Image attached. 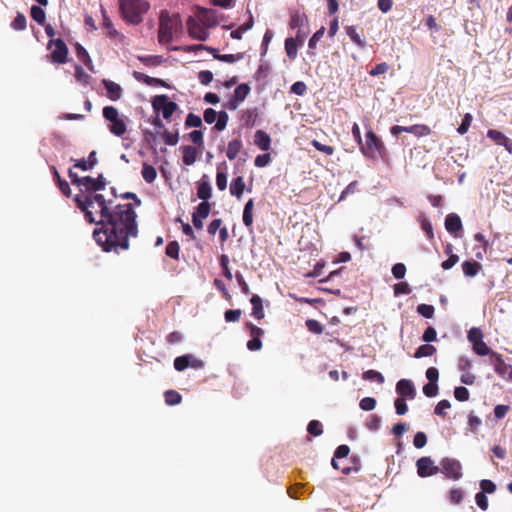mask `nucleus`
I'll return each instance as SVG.
<instances>
[{
    "mask_svg": "<svg viewBox=\"0 0 512 512\" xmlns=\"http://www.w3.org/2000/svg\"><path fill=\"white\" fill-rule=\"evenodd\" d=\"M74 201L89 223L100 225L93 237L103 251L119 253L129 249V240L139 233L134 205L124 203L111 207V201L102 194L76 195Z\"/></svg>",
    "mask_w": 512,
    "mask_h": 512,
    "instance_id": "1",
    "label": "nucleus"
},
{
    "mask_svg": "<svg viewBox=\"0 0 512 512\" xmlns=\"http://www.w3.org/2000/svg\"><path fill=\"white\" fill-rule=\"evenodd\" d=\"M119 9L127 23L137 25L143 21V15L150 9V4L146 0H119Z\"/></svg>",
    "mask_w": 512,
    "mask_h": 512,
    "instance_id": "2",
    "label": "nucleus"
},
{
    "mask_svg": "<svg viewBox=\"0 0 512 512\" xmlns=\"http://www.w3.org/2000/svg\"><path fill=\"white\" fill-rule=\"evenodd\" d=\"M181 23L179 15L170 16L168 11H162L159 17L158 41L167 44L173 40L174 29Z\"/></svg>",
    "mask_w": 512,
    "mask_h": 512,
    "instance_id": "3",
    "label": "nucleus"
},
{
    "mask_svg": "<svg viewBox=\"0 0 512 512\" xmlns=\"http://www.w3.org/2000/svg\"><path fill=\"white\" fill-rule=\"evenodd\" d=\"M103 117L110 122L109 131L113 135L122 137L127 132L128 118L126 116L120 117L117 108L114 106H105L103 108Z\"/></svg>",
    "mask_w": 512,
    "mask_h": 512,
    "instance_id": "4",
    "label": "nucleus"
},
{
    "mask_svg": "<svg viewBox=\"0 0 512 512\" xmlns=\"http://www.w3.org/2000/svg\"><path fill=\"white\" fill-rule=\"evenodd\" d=\"M360 149L365 157L371 159L382 157L386 152L384 143L372 130L366 132L365 144H361Z\"/></svg>",
    "mask_w": 512,
    "mask_h": 512,
    "instance_id": "5",
    "label": "nucleus"
},
{
    "mask_svg": "<svg viewBox=\"0 0 512 512\" xmlns=\"http://www.w3.org/2000/svg\"><path fill=\"white\" fill-rule=\"evenodd\" d=\"M306 22V17L302 15H296L290 18V28H294L300 26L298 34L296 38L290 37V58H294L297 53V43L300 45L303 44L306 35L309 30L308 27L304 24Z\"/></svg>",
    "mask_w": 512,
    "mask_h": 512,
    "instance_id": "6",
    "label": "nucleus"
},
{
    "mask_svg": "<svg viewBox=\"0 0 512 512\" xmlns=\"http://www.w3.org/2000/svg\"><path fill=\"white\" fill-rule=\"evenodd\" d=\"M153 109L161 112L166 120H169L177 109V104L170 101L166 95H157L152 100Z\"/></svg>",
    "mask_w": 512,
    "mask_h": 512,
    "instance_id": "7",
    "label": "nucleus"
},
{
    "mask_svg": "<svg viewBox=\"0 0 512 512\" xmlns=\"http://www.w3.org/2000/svg\"><path fill=\"white\" fill-rule=\"evenodd\" d=\"M440 464V471H442L447 478L456 481L462 477V466L458 460L446 457L441 460Z\"/></svg>",
    "mask_w": 512,
    "mask_h": 512,
    "instance_id": "8",
    "label": "nucleus"
},
{
    "mask_svg": "<svg viewBox=\"0 0 512 512\" xmlns=\"http://www.w3.org/2000/svg\"><path fill=\"white\" fill-rule=\"evenodd\" d=\"M52 45H54L55 48L50 54L51 61L57 64L66 63L68 56V47L65 44V42L60 38L51 39L48 43V48H50Z\"/></svg>",
    "mask_w": 512,
    "mask_h": 512,
    "instance_id": "9",
    "label": "nucleus"
},
{
    "mask_svg": "<svg viewBox=\"0 0 512 512\" xmlns=\"http://www.w3.org/2000/svg\"><path fill=\"white\" fill-rule=\"evenodd\" d=\"M188 34L192 39L206 41L209 38L207 28L199 20L190 16L186 22Z\"/></svg>",
    "mask_w": 512,
    "mask_h": 512,
    "instance_id": "10",
    "label": "nucleus"
},
{
    "mask_svg": "<svg viewBox=\"0 0 512 512\" xmlns=\"http://www.w3.org/2000/svg\"><path fill=\"white\" fill-rule=\"evenodd\" d=\"M417 473L420 477L425 478L436 475L440 472V467L434 464L431 457L424 456L416 461Z\"/></svg>",
    "mask_w": 512,
    "mask_h": 512,
    "instance_id": "11",
    "label": "nucleus"
},
{
    "mask_svg": "<svg viewBox=\"0 0 512 512\" xmlns=\"http://www.w3.org/2000/svg\"><path fill=\"white\" fill-rule=\"evenodd\" d=\"M396 393L400 399L413 400L416 397V388L411 380L401 379L396 384Z\"/></svg>",
    "mask_w": 512,
    "mask_h": 512,
    "instance_id": "12",
    "label": "nucleus"
},
{
    "mask_svg": "<svg viewBox=\"0 0 512 512\" xmlns=\"http://www.w3.org/2000/svg\"><path fill=\"white\" fill-rule=\"evenodd\" d=\"M487 137L494 141L497 145L505 147V149L512 154V141L506 137L502 132L494 129L487 131Z\"/></svg>",
    "mask_w": 512,
    "mask_h": 512,
    "instance_id": "13",
    "label": "nucleus"
},
{
    "mask_svg": "<svg viewBox=\"0 0 512 512\" xmlns=\"http://www.w3.org/2000/svg\"><path fill=\"white\" fill-rule=\"evenodd\" d=\"M102 84H103V86L105 87V89L107 91L106 96L110 100L117 101V100H119L122 97L123 89H122V87L118 83L113 82V81L108 80V79H103L102 80Z\"/></svg>",
    "mask_w": 512,
    "mask_h": 512,
    "instance_id": "14",
    "label": "nucleus"
},
{
    "mask_svg": "<svg viewBox=\"0 0 512 512\" xmlns=\"http://www.w3.org/2000/svg\"><path fill=\"white\" fill-rule=\"evenodd\" d=\"M134 78L142 83H145L148 86H161L165 88H169V85L160 78H154L151 76H148L142 72L134 71L133 73Z\"/></svg>",
    "mask_w": 512,
    "mask_h": 512,
    "instance_id": "15",
    "label": "nucleus"
},
{
    "mask_svg": "<svg viewBox=\"0 0 512 512\" xmlns=\"http://www.w3.org/2000/svg\"><path fill=\"white\" fill-rule=\"evenodd\" d=\"M199 21L208 29L211 27H215L218 24L217 18L215 16V12L211 9H200Z\"/></svg>",
    "mask_w": 512,
    "mask_h": 512,
    "instance_id": "16",
    "label": "nucleus"
},
{
    "mask_svg": "<svg viewBox=\"0 0 512 512\" xmlns=\"http://www.w3.org/2000/svg\"><path fill=\"white\" fill-rule=\"evenodd\" d=\"M445 228L449 233H457L462 229L460 217L455 213H450L445 218Z\"/></svg>",
    "mask_w": 512,
    "mask_h": 512,
    "instance_id": "17",
    "label": "nucleus"
},
{
    "mask_svg": "<svg viewBox=\"0 0 512 512\" xmlns=\"http://www.w3.org/2000/svg\"><path fill=\"white\" fill-rule=\"evenodd\" d=\"M254 144L259 149L267 151L270 149L271 145L270 136L263 130H257L254 135Z\"/></svg>",
    "mask_w": 512,
    "mask_h": 512,
    "instance_id": "18",
    "label": "nucleus"
},
{
    "mask_svg": "<svg viewBox=\"0 0 512 512\" xmlns=\"http://www.w3.org/2000/svg\"><path fill=\"white\" fill-rule=\"evenodd\" d=\"M206 178L207 176L204 175L197 186V196L203 201H207L212 196V188L209 181L205 180Z\"/></svg>",
    "mask_w": 512,
    "mask_h": 512,
    "instance_id": "19",
    "label": "nucleus"
},
{
    "mask_svg": "<svg viewBox=\"0 0 512 512\" xmlns=\"http://www.w3.org/2000/svg\"><path fill=\"white\" fill-rule=\"evenodd\" d=\"M182 152V161L185 165H193L197 160V149L190 145H185L180 148Z\"/></svg>",
    "mask_w": 512,
    "mask_h": 512,
    "instance_id": "20",
    "label": "nucleus"
},
{
    "mask_svg": "<svg viewBox=\"0 0 512 512\" xmlns=\"http://www.w3.org/2000/svg\"><path fill=\"white\" fill-rule=\"evenodd\" d=\"M76 182H80V187H84L87 192H92L91 195H95L96 192L101 190V184L97 183L96 179L91 176L82 177L81 180Z\"/></svg>",
    "mask_w": 512,
    "mask_h": 512,
    "instance_id": "21",
    "label": "nucleus"
},
{
    "mask_svg": "<svg viewBox=\"0 0 512 512\" xmlns=\"http://www.w3.org/2000/svg\"><path fill=\"white\" fill-rule=\"evenodd\" d=\"M250 302L252 304L251 315L258 320L262 319L264 317V310L261 297L258 295H252Z\"/></svg>",
    "mask_w": 512,
    "mask_h": 512,
    "instance_id": "22",
    "label": "nucleus"
},
{
    "mask_svg": "<svg viewBox=\"0 0 512 512\" xmlns=\"http://www.w3.org/2000/svg\"><path fill=\"white\" fill-rule=\"evenodd\" d=\"M482 269V265L477 261H464L462 263L463 273L468 277L476 276Z\"/></svg>",
    "mask_w": 512,
    "mask_h": 512,
    "instance_id": "23",
    "label": "nucleus"
},
{
    "mask_svg": "<svg viewBox=\"0 0 512 512\" xmlns=\"http://www.w3.org/2000/svg\"><path fill=\"white\" fill-rule=\"evenodd\" d=\"M245 189V182L242 176H238L231 181L230 193L237 198H240Z\"/></svg>",
    "mask_w": 512,
    "mask_h": 512,
    "instance_id": "24",
    "label": "nucleus"
},
{
    "mask_svg": "<svg viewBox=\"0 0 512 512\" xmlns=\"http://www.w3.org/2000/svg\"><path fill=\"white\" fill-rule=\"evenodd\" d=\"M75 53L77 58L90 70H92V60L87 50L79 43L75 44Z\"/></svg>",
    "mask_w": 512,
    "mask_h": 512,
    "instance_id": "25",
    "label": "nucleus"
},
{
    "mask_svg": "<svg viewBox=\"0 0 512 512\" xmlns=\"http://www.w3.org/2000/svg\"><path fill=\"white\" fill-rule=\"evenodd\" d=\"M253 209H254V200L249 199L243 210V223L246 227L250 228L253 224Z\"/></svg>",
    "mask_w": 512,
    "mask_h": 512,
    "instance_id": "26",
    "label": "nucleus"
},
{
    "mask_svg": "<svg viewBox=\"0 0 512 512\" xmlns=\"http://www.w3.org/2000/svg\"><path fill=\"white\" fill-rule=\"evenodd\" d=\"M241 139H234L228 143L226 155L229 160H234L242 149Z\"/></svg>",
    "mask_w": 512,
    "mask_h": 512,
    "instance_id": "27",
    "label": "nucleus"
},
{
    "mask_svg": "<svg viewBox=\"0 0 512 512\" xmlns=\"http://www.w3.org/2000/svg\"><path fill=\"white\" fill-rule=\"evenodd\" d=\"M52 171H53L54 179H55L59 189L61 190L62 194L65 195L66 197H70L71 189H70L69 183L66 180H63L61 178L59 172L57 171V169L55 167H52Z\"/></svg>",
    "mask_w": 512,
    "mask_h": 512,
    "instance_id": "28",
    "label": "nucleus"
},
{
    "mask_svg": "<svg viewBox=\"0 0 512 512\" xmlns=\"http://www.w3.org/2000/svg\"><path fill=\"white\" fill-rule=\"evenodd\" d=\"M406 133H411L416 137L427 136L431 133V129L427 125L417 124L412 126H406Z\"/></svg>",
    "mask_w": 512,
    "mask_h": 512,
    "instance_id": "29",
    "label": "nucleus"
},
{
    "mask_svg": "<svg viewBox=\"0 0 512 512\" xmlns=\"http://www.w3.org/2000/svg\"><path fill=\"white\" fill-rule=\"evenodd\" d=\"M141 174L147 183H153L157 177L156 169L147 162L143 163Z\"/></svg>",
    "mask_w": 512,
    "mask_h": 512,
    "instance_id": "30",
    "label": "nucleus"
},
{
    "mask_svg": "<svg viewBox=\"0 0 512 512\" xmlns=\"http://www.w3.org/2000/svg\"><path fill=\"white\" fill-rule=\"evenodd\" d=\"M346 33L359 48L363 49L366 46L365 40L359 35L354 26H347Z\"/></svg>",
    "mask_w": 512,
    "mask_h": 512,
    "instance_id": "31",
    "label": "nucleus"
},
{
    "mask_svg": "<svg viewBox=\"0 0 512 512\" xmlns=\"http://www.w3.org/2000/svg\"><path fill=\"white\" fill-rule=\"evenodd\" d=\"M165 403L169 406L178 405L182 401V396L175 390H168L164 393Z\"/></svg>",
    "mask_w": 512,
    "mask_h": 512,
    "instance_id": "32",
    "label": "nucleus"
},
{
    "mask_svg": "<svg viewBox=\"0 0 512 512\" xmlns=\"http://www.w3.org/2000/svg\"><path fill=\"white\" fill-rule=\"evenodd\" d=\"M191 358V354L176 357L174 360V368L179 372L184 371L189 367Z\"/></svg>",
    "mask_w": 512,
    "mask_h": 512,
    "instance_id": "33",
    "label": "nucleus"
},
{
    "mask_svg": "<svg viewBox=\"0 0 512 512\" xmlns=\"http://www.w3.org/2000/svg\"><path fill=\"white\" fill-rule=\"evenodd\" d=\"M210 211H211L210 203L208 201H202L195 208L193 215H196L199 218L206 219L209 216Z\"/></svg>",
    "mask_w": 512,
    "mask_h": 512,
    "instance_id": "34",
    "label": "nucleus"
},
{
    "mask_svg": "<svg viewBox=\"0 0 512 512\" xmlns=\"http://www.w3.org/2000/svg\"><path fill=\"white\" fill-rule=\"evenodd\" d=\"M30 14L32 19L36 21L38 24L43 25L45 23L46 14L40 6L33 5L31 7Z\"/></svg>",
    "mask_w": 512,
    "mask_h": 512,
    "instance_id": "35",
    "label": "nucleus"
},
{
    "mask_svg": "<svg viewBox=\"0 0 512 512\" xmlns=\"http://www.w3.org/2000/svg\"><path fill=\"white\" fill-rule=\"evenodd\" d=\"M138 60L146 66H159L163 63V57L159 55L138 56Z\"/></svg>",
    "mask_w": 512,
    "mask_h": 512,
    "instance_id": "36",
    "label": "nucleus"
},
{
    "mask_svg": "<svg viewBox=\"0 0 512 512\" xmlns=\"http://www.w3.org/2000/svg\"><path fill=\"white\" fill-rule=\"evenodd\" d=\"M179 253H180L179 243L177 241H170L166 246L165 254L174 260H178Z\"/></svg>",
    "mask_w": 512,
    "mask_h": 512,
    "instance_id": "37",
    "label": "nucleus"
},
{
    "mask_svg": "<svg viewBox=\"0 0 512 512\" xmlns=\"http://www.w3.org/2000/svg\"><path fill=\"white\" fill-rule=\"evenodd\" d=\"M436 351L435 347L430 344H424L417 348L415 351L414 357L415 358H423L432 356L434 352Z\"/></svg>",
    "mask_w": 512,
    "mask_h": 512,
    "instance_id": "38",
    "label": "nucleus"
},
{
    "mask_svg": "<svg viewBox=\"0 0 512 512\" xmlns=\"http://www.w3.org/2000/svg\"><path fill=\"white\" fill-rule=\"evenodd\" d=\"M362 378L368 381H375L379 384H383L385 379L384 376L376 370H367L362 374Z\"/></svg>",
    "mask_w": 512,
    "mask_h": 512,
    "instance_id": "39",
    "label": "nucleus"
},
{
    "mask_svg": "<svg viewBox=\"0 0 512 512\" xmlns=\"http://www.w3.org/2000/svg\"><path fill=\"white\" fill-rule=\"evenodd\" d=\"M228 120H229V115L226 111L222 110V111L218 112V116L216 119L214 129L217 131H223L227 126Z\"/></svg>",
    "mask_w": 512,
    "mask_h": 512,
    "instance_id": "40",
    "label": "nucleus"
},
{
    "mask_svg": "<svg viewBox=\"0 0 512 512\" xmlns=\"http://www.w3.org/2000/svg\"><path fill=\"white\" fill-rule=\"evenodd\" d=\"M307 432L312 436H320L323 434V426L318 420H311L307 425Z\"/></svg>",
    "mask_w": 512,
    "mask_h": 512,
    "instance_id": "41",
    "label": "nucleus"
},
{
    "mask_svg": "<svg viewBox=\"0 0 512 512\" xmlns=\"http://www.w3.org/2000/svg\"><path fill=\"white\" fill-rule=\"evenodd\" d=\"M27 20L24 14L18 12L14 20L11 22V27L16 31L26 29Z\"/></svg>",
    "mask_w": 512,
    "mask_h": 512,
    "instance_id": "42",
    "label": "nucleus"
},
{
    "mask_svg": "<svg viewBox=\"0 0 512 512\" xmlns=\"http://www.w3.org/2000/svg\"><path fill=\"white\" fill-rule=\"evenodd\" d=\"M214 58L226 62V63H235L243 58V53L237 54H215Z\"/></svg>",
    "mask_w": 512,
    "mask_h": 512,
    "instance_id": "43",
    "label": "nucleus"
},
{
    "mask_svg": "<svg viewBox=\"0 0 512 512\" xmlns=\"http://www.w3.org/2000/svg\"><path fill=\"white\" fill-rule=\"evenodd\" d=\"M365 426L370 431H378L381 426V417L376 414L370 415L365 423Z\"/></svg>",
    "mask_w": 512,
    "mask_h": 512,
    "instance_id": "44",
    "label": "nucleus"
},
{
    "mask_svg": "<svg viewBox=\"0 0 512 512\" xmlns=\"http://www.w3.org/2000/svg\"><path fill=\"white\" fill-rule=\"evenodd\" d=\"M249 92H250V87L248 84H245V83L240 84L234 90L233 97H235L238 101L243 102L245 100V98L247 97V95L249 94Z\"/></svg>",
    "mask_w": 512,
    "mask_h": 512,
    "instance_id": "45",
    "label": "nucleus"
},
{
    "mask_svg": "<svg viewBox=\"0 0 512 512\" xmlns=\"http://www.w3.org/2000/svg\"><path fill=\"white\" fill-rule=\"evenodd\" d=\"M185 126L200 128L203 126L202 119L200 116H198L194 113H189L185 119Z\"/></svg>",
    "mask_w": 512,
    "mask_h": 512,
    "instance_id": "46",
    "label": "nucleus"
},
{
    "mask_svg": "<svg viewBox=\"0 0 512 512\" xmlns=\"http://www.w3.org/2000/svg\"><path fill=\"white\" fill-rule=\"evenodd\" d=\"M419 221H420L421 228L425 232L428 239H430V240L433 239V237H434L433 227H432V224L429 221V219H427L425 216L422 215V216H420Z\"/></svg>",
    "mask_w": 512,
    "mask_h": 512,
    "instance_id": "47",
    "label": "nucleus"
},
{
    "mask_svg": "<svg viewBox=\"0 0 512 512\" xmlns=\"http://www.w3.org/2000/svg\"><path fill=\"white\" fill-rule=\"evenodd\" d=\"M468 341L473 345L483 340V333L480 328L472 327L467 334Z\"/></svg>",
    "mask_w": 512,
    "mask_h": 512,
    "instance_id": "48",
    "label": "nucleus"
},
{
    "mask_svg": "<svg viewBox=\"0 0 512 512\" xmlns=\"http://www.w3.org/2000/svg\"><path fill=\"white\" fill-rule=\"evenodd\" d=\"M464 499V491L460 488H454L449 492V500L452 504L458 505Z\"/></svg>",
    "mask_w": 512,
    "mask_h": 512,
    "instance_id": "49",
    "label": "nucleus"
},
{
    "mask_svg": "<svg viewBox=\"0 0 512 512\" xmlns=\"http://www.w3.org/2000/svg\"><path fill=\"white\" fill-rule=\"evenodd\" d=\"M472 349L473 351L477 354V355H480V356H486V355H489L491 350L490 348L487 346V344L481 340L479 342H476L475 344L472 345Z\"/></svg>",
    "mask_w": 512,
    "mask_h": 512,
    "instance_id": "50",
    "label": "nucleus"
},
{
    "mask_svg": "<svg viewBox=\"0 0 512 512\" xmlns=\"http://www.w3.org/2000/svg\"><path fill=\"white\" fill-rule=\"evenodd\" d=\"M220 265L222 267L224 277L228 280H232L233 276H232V272L229 268V258L227 255L222 254L220 256Z\"/></svg>",
    "mask_w": 512,
    "mask_h": 512,
    "instance_id": "51",
    "label": "nucleus"
},
{
    "mask_svg": "<svg viewBox=\"0 0 512 512\" xmlns=\"http://www.w3.org/2000/svg\"><path fill=\"white\" fill-rule=\"evenodd\" d=\"M324 33H325V28L321 27L313 34V36L310 38L309 43H308L309 51H312L316 48L317 43L323 37Z\"/></svg>",
    "mask_w": 512,
    "mask_h": 512,
    "instance_id": "52",
    "label": "nucleus"
},
{
    "mask_svg": "<svg viewBox=\"0 0 512 512\" xmlns=\"http://www.w3.org/2000/svg\"><path fill=\"white\" fill-rule=\"evenodd\" d=\"M359 407L363 411H372L376 407V400L373 397H364L360 400Z\"/></svg>",
    "mask_w": 512,
    "mask_h": 512,
    "instance_id": "53",
    "label": "nucleus"
},
{
    "mask_svg": "<svg viewBox=\"0 0 512 512\" xmlns=\"http://www.w3.org/2000/svg\"><path fill=\"white\" fill-rule=\"evenodd\" d=\"M495 372L502 378L512 380V365L504 363L501 367L495 370Z\"/></svg>",
    "mask_w": 512,
    "mask_h": 512,
    "instance_id": "54",
    "label": "nucleus"
},
{
    "mask_svg": "<svg viewBox=\"0 0 512 512\" xmlns=\"http://www.w3.org/2000/svg\"><path fill=\"white\" fill-rule=\"evenodd\" d=\"M434 311V307L429 304H420L417 307V312L425 318H432L434 315Z\"/></svg>",
    "mask_w": 512,
    "mask_h": 512,
    "instance_id": "55",
    "label": "nucleus"
},
{
    "mask_svg": "<svg viewBox=\"0 0 512 512\" xmlns=\"http://www.w3.org/2000/svg\"><path fill=\"white\" fill-rule=\"evenodd\" d=\"M306 327L311 333L314 334H321L323 332L322 324L314 319L307 320Z\"/></svg>",
    "mask_w": 512,
    "mask_h": 512,
    "instance_id": "56",
    "label": "nucleus"
},
{
    "mask_svg": "<svg viewBox=\"0 0 512 512\" xmlns=\"http://www.w3.org/2000/svg\"><path fill=\"white\" fill-rule=\"evenodd\" d=\"M423 393L427 397H435L438 394V385L434 382H428L423 386Z\"/></svg>",
    "mask_w": 512,
    "mask_h": 512,
    "instance_id": "57",
    "label": "nucleus"
},
{
    "mask_svg": "<svg viewBox=\"0 0 512 512\" xmlns=\"http://www.w3.org/2000/svg\"><path fill=\"white\" fill-rule=\"evenodd\" d=\"M242 311L240 309H230L224 313L226 322H238L241 317Z\"/></svg>",
    "mask_w": 512,
    "mask_h": 512,
    "instance_id": "58",
    "label": "nucleus"
},
{
    "mask_svg": "<svg viewBox=\"0 0 512 512\" xmlns=\"http://www.w3.org/2000/svg\"><path fill=\"white\" fill-rule=\"evenodd\" d=\"M472 119H473V117L471 114H469V113L465 114L464 118L462 119L461 124L459 125V127L457 129L459 134L463 135V134L467 133V131L471 125Z\"/></svg>",
    "mask_w": 512,
    "mask_h": 512,
    "instance_id": "59",
    "label": "nucleus"
},
{
    "mask_svg": "<svg viewBox=\"0 0 512 512\" xmlns=\"http://www.w3.org/2000/svg\"><path fill=\"white\" fill-rule=\"evenodd\" d=\"M163 139L167 145L175 146L179 141V134L177 131L175 133H171L166 130L163 133Z\"/></svg>",
    "mask_w": 512,
    "mask_h": 512,
    "instance_id": "60",
    "label": "nucleus"
},
{
    "mask_svg": "<svg viewBox=\"0 0 512 512\" xmlns=\"http://www.w3.org/2000/svg\"><path fill=\"white\" fill-rule=\"evenodd\" d=\"M391 272L396 279H403L406 274V266L403 263H396L393 265Z\"/></svg>",
    "mask_w": 512,
    "mask_h": 512,
    "instance_id": "61",
    "label": "nucleus"
},
{
    "mask_svg": "<svg viewBox=\"0 0 512 512\" xmlns=\"http://www.w3.org/2000/svg\"><path fill=\"white\" fill-rule=\"evenodd\" d=\"M406 401L407 400H404V399H400V398H397L395 401H394V406H395V411H396V414L397 415H405L408 411V406L406 404Z\"/></svg>",
    "mask_w": 512,
    "mask_h": 512,
    "instance_id": "62",
    "label": "nucleus"
},
{
    "mask_svg": "<svg viewBox=\"0 0 512 512\" xmlns=\"http://www.w3.org/2000/svg\"><path fill=\"white\" fill-rule=\"evenodd\" d=\"M454 397L458 401H467L469 399V391L464 386L456 387L454 390Z\"/></svg>",
    "mask_w": 512,
    "mask_h": 512,
    "instance_id": "63",
    "label": "nucleus"
},
{
    "mask_svg": "<svg viewBox=\"0 0 512 512\" xmlns=\"http://www.w3.org/2000/svg\"><path fill=\"white\" fill-rule=\"evenodd\" d=\"M75 78L77 79V81L87 84L89 82L90 76L84 71V69L80 65H76Z\"/></svg>",
    "mask_w": 512,
    "mask_h": 512,
    "instance_id": "64",
    "label": "nucleus"
}]
</instances>
